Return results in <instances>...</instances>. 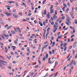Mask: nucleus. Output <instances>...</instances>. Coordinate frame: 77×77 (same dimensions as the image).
<instances>
[{"label": "nucleus", "mask_w": 77, "mask_h": 77, "mask_svg": "<svg viewBox=\"0 0 77 77\" xmlns=\"http://www.w3.org/2000/svg\"><path fill=\"white\" fill-rule=\"evenodd\" d=\"M0 63L2 64V63H8V62L6 61H5L3 60H0Z\"/></svg>", "instance_id": "obj_2"}, {"label": "nucleus", "mask_w": 77, "mask_h": 77, "mask_svg": "<svg viewBox=\"0 0 77 77\" xmlns=\"http://www.w3.org/2000/svg\"><path fill=\"white\" fill-rule=\"evenodd\" d=\"M77 53L76 54V55H75V59H77Z\"/></svg>", "instance_id": "obj_34"}, {"label": "nucleus", "mask_w": 77, "mask_h": 77, "mask_svg": "<svg viewBox=\"0 0 77 77\" xmlns=\"http://www.w3.org/2000/svg\"><path fill=\"white\" fill-rule=\"evenodd\" d=\"M55 5H56V6H57V5H59V3H57V2H56Z\"/></svg>", "instance_id": "obj_46"}, {"label": "nucleus", "mask_w": 77, "mask_h": 77, "mask_svg": "<svg viewBox=\"0 0 77 77\" xmlns=\"http://www.w3.org/2000/svg\"><path fill=\"white\" fill-rule=\"evenodd\" d=\"M65 7H64L63 8V11L64 12L65 11Z\"/></svg>", "instance_id": "obj_44"}, {"label": "nucleus", "mask_w": 77, "mask_h": 77, "mask_svg": "<svg viewBox=\"0 0 77 77\" xmlns=\"http://www.w3.org/2000/svg\"><path fill=\"white\" fill-rule=\"evenodd\" d=\"M2 33H6V31L5 30L3 31L2 32Z\"/></svg>", "instance_id": "obj_38"}, {"label": "nucleus", "mask_w": 77, "mask_h": 77, "mask_svg": "<svg viewBox=\"0 0 77 77\" xmlns=\"http://www.w3.org/2000/svg\"><path fill=\"white\" fill-rule=\"evenodd\" d=\"M60 32H58V36H59V35H60Z\"/></svg>", "instance_id": "obj_58"}, {"label": "nucleus", "mask_w": 77, "mask_h": 77, "mask_svg": "<svg viewBox=\"0 0 77 77\" xmlns=\"http://www.w3.org/2000/svg\"><path fill=\"white\" fill-rule=\"evenodd\" d=\"M57 29V28H56L54 29V33H55L56 32V30Z\"/></svg>", "instance_id": "obj_14"}, {"label": "nucleus", "mask_w": 77, "mask_h": 77, "mask_svg": "<svg viewBox=\"0 0 77 77\" xmlns=\"http://www.w3.org/2000/svg\"><path fill=\"white\" fill-rule=\"evenodd\" d=\"M4 13H5V14H6L7 15L8 14V13L6 11H5V12H4Z\"/></svg>", "instance_id": "obj_50"}, {"label": "nucleus", "mask_w": 77, "mask_h": 77, "mask_svg": "<svg viewBox=\"0 0 77 77\" xmlns=\"http://www.w3.org/2000/svg\"><path fill=\"white\" fill-rule=\"evenodd\" d=\"M26 59H27V60H30V57H28Z\"/></svg>", "instance_id": "obj_62"}, {"label": "nucleus", "mask_w": 77, "mask_h": 77, "mask_svg": "<svg viewBox=\"0 0 77 77\" xmlns=\"http://www.w3.org/2000/svg\"><path fill=\"white\" fill-rule=\"evenodd\" d=\"M48 32H47L46 34V39H47V36H48Z\"/></svg>", "instance_id": "obj_18"}, {"label": "nucleus", "mask_w": 77, "mask_h": 77, "mask_svg": "<svg viewBox=\"0 0 77 77\" xmlns=\"http://www.w3.org/2000/svg\"><path fill=\"white\" fill-rule=\"evenodd\" d=\"M51 6L50 8V9L51 10L53 8V5H51Z\"/></svg>", "instance_id": "obj_26"}, {"label": "nucleus", "mask_w": 77, "mask_h": 77, "mask_svg": "<svg viewBox=\"0 0 77 77\" xmlns=\"http://www.w3.org/2000/svg\"><path fill=\"white\" fill-rule=\"evenodd\" d=\"M48 54H46V59H47V58H48Z\"/></svg>", "instance_id": "obj_17"}, {"label": "nucleus", "mask_w": 77, "mask_h": 77, "mask_svg": "<svg viewBox=\"0 0 77 77\" xmlns=\"http://www.w3.org/2000/svg\"><path fill=\"white\" fill-rule=\"evenodd\" d=\"M12 13H8L7 15V17H10V16H11V15H12Z\"/></svg>", "instance_id": "obj_3"}, {"label": "nucleus", "mask_w": 77, "mask_h": 77, "mask_svg": "<svg viewBox=\"0 0 77 77\" xmlns=\"http://www.w3.org/2000/svg\"><path fill=\"white\" fill-rule=\"evenodd\" d=\"M38 65H37V66H35V68H38Z\"/></svg>", "instance_id": "obj_48"}, {"label": "nucleus", "mask_w": 77, "mask_h": 77, "mask_svg": "<svg viewBox=\"0 0 77 77\" xmlns=\"http://www.w3.org/2000/svg\"><path fill=\"white\" fill-rule=\"evenodd\" d=\"M74 38H72V39H71V41L72 42L74 41Z\"/></svg>", "instance_id": "obj_61"}, {"label": "nucleus", "mask_w": 77, "mask_h": 77, "mask_svg": "<svg viewBox=\"0 0 77 77\" xmlns=\"http://www.w3.org/2000/svg\"><path fill=\"white\" fill-rule=\"evenodd\" d=\"M75 24H77V20H75Z\"/></svg>", "instance_id": "obj_36"}, {"label": "nucleus", "mask_w": 77, "mask_h": 77, "mask_svg": "<svg viewBox=\"0 0 77 77\" xmlns=\"http://www.w3.org/2000/svg\"><path fill=\"white\" fill-rule=\"evenodd\" d=\"M70 55H71V54H69L68 56L67 57V59H68V58H69V56H70Z\"/></svg>", "instance_id": "obj_37"}, {"label": "nucleus", "mask_w": 77, "mask_h": 77, "mask_svg": "<svg viewBox=\"0 0 77 77\" xmlns=\"http://www.w3.org/2000/svg\"><path fill=\"white\" fill-rule=\"evenodd\" d=\"M52 53L53 54H54V50H52Z\"/></svg>", "instance_id": "obj_40"}, {"label": "nucleus", "mask_w": 77, "mask_h": 77, "mask_svg": "<svg viewBox=\"0 0 77 77\" xmlns=\"http://www.w3.org/2000/svg\"><path fill=\"white\" fill-rule=\"evenodd\" d=\"M9 25H6L5 26V27H8Z\"/></svg>", "instance_id": "obj_53"}, {"label": "nucleus", "mask_w": 77, "mask_h": 77, "mask_svg": "<svg viewBox=\"0 0 77 77\" xmlns=\"http://www.w3.org/2000/svg\"><path fill=\"white\" fill-rule=\"evenodd\" d=\"M46 2V0H45L44 1H43L42 2V4L43 5H44V3H45V2Z\"/></svg>", "instance_id": "obj_32"}, {"label": "nucleus", "mask_w": 77, "mask_h": 77, "mask_svg": "<svg viewBox=\"0 0 77 77\" xmlns=\"http://www.w3.org/2000/svg\"><path fill=\"white\" fill-rule=\"evenodd\" d=\"M63 17H61V18H62V20H65V16H63Z\"/></svg>", "instance_id": "obj_20"}, {"label": "nucleus", "mask_w": 77, "mask_h": 77, "mask_svg": "<svg viewBox=\"0 0 77 77\" xmlns=\"http://www.w3.org/2000/svg\"><path fill=\"white\" fill-rule=\"evenodd\" d=\"M54 13V9H52L50 10V14H53Z\"/></svg>", "instance_id": "obj_4"}, {"label": "nucleus", "mask_w": 77, "mask_h": 77, "mask_svg": "<svg viewBox=\"0 0 77 77\" xmlns=\"http://www.w3.org/2000/svg\"><path fill=\"white\" fill-rule=\"evenodd\" d=\"M51 16V15H49V14H48L47 15V17H48V18H50V17Z\"/></svg>", "instance_id": "obj_13"}, {"label": "nucleus", "mask_w": 77, "mask_h": 77, "mask_svg": "<svg viewBox=\"0 0 77 77\" xmlns=\"http://www.w3.org/2000/svg\"><path fill=\"white\" fill-rule=\"evenodd\" d=\"M72 72V70H71V69H70V71H69V74H71V73Z\"/></svg>", "instance_id": "obj_43"}, {"label": "nucleus", "mask_w": 77, "mask_h": 77, "mask_svg": "<svg viewBox=\"0 0 77 77\" xmlns=\"http://www.w3.org/2000/svg\"><path fill=\"white\" fill-rule=\"evenodd\" d=\"M51 25H53L54 24V22H52L51 23Z\"/></svg>", "instance_id": "obj_60"}, {"label": "nucleus", "mask_w": 77, "mask_h": 77, "mask_svg": "<svg viewBox=\"0 0 77 77\" xmlns=\"http://www.w3.org/2000/svg\"><path fill=\"white\" fill-rule=\"evenodd\" d=\"M22 21H24V22H26V21H27V20L26 19H23Z\"/></svg>", "instance_id": "obj_35"}, {"label": "nucleus", "mask_w": 77, "mask_h": 77, "mask_svg": "<svg viewBox=\"0 0 77 77\" xmlns=\"http://www.w3.org/2000/svg\"><path fill=\"white\" fill-rule=\"evenodd\" d=\"M18 17V15H16V16L14 17L15 18H17Z\"/></svg>", "instance_id": "obj_27"}, {"label": "nucleus", "mask_w": 77, "mask_h": 77, "mask_svg": "<svg viewBox=\"0 0 77 77\" xmlns=\"http://www.w3.org/2000/svg\"><path fill=\"white\" fill-rule=\"evenodd\" d=\"M42 60H43V61H45V60H46V57H44L43 58H42Z\"/></svg>", "instance_id": "obj_8"}, {"label": "nucleus", "mask_w": 77, "mask_h": 77, "mask_svg": "<svg viewBox=\"0 0 77 77\" xmlns=\"http://www.w3.org/2000/svg\"><path fill=\"white\" fill-rule=\"evenodd\" d=\"M12 63H14V64H15V63H16V61H14Z\"/></svg>", "instance_id": "obj_55"}, {"label": "nucleus", "mask_w": 77, "mask_h": 77, "mask_svg": "<svg viewBox=\"0 0 77 77\" xmlns=\"http://www.w3.org/2000/svg\"><path fill=\"white\" fill-rule=\"evenodd\" d=\"M57 63H57V61H56L55 62V66H56V65H57Z\"/></svg>", "instance_id": "obj_28"}, {"label": "nucleus", "mask_w": 77, "mask_h": 77, "mask_svg": "<svg viewBox=\"0 0 77 77\" xmlns=\"http://www.w3.org/2000/svg\"><path fill=\"white\" fill-rule=\"evenodd\" d=\"M5 53H8V48H7V47H6L5 48Z\"/></svg>", "instance_id": "obj_6"}, {"label": "nucleus", "mask_w": 77, "mask_h": 77, "mask_svg": "<svg viewBox=\"0 0 77 77\" xmlns=\"http://www.w3.org/2000/svg\"><path fill=\"white\" fill-rule=\"evenodd\" d=\"M55 15H57V10H55Z\"/></svg>", "instance_id": "obj_31"}, {"label": "nucleus", "mask_w": 77, "mask_h": 77, "mask_svg": "<svg viewBox=\"0 0 77 77\" xmlns=\"http://www.w3.org/2000/svg\"><path fill=\"white\" fill-rule=\"evenodd\" d=\"M7 58H8V60H11V58H10L9 57V56H7Z\"/></svg>", "instance_id": "obj_29"}, {"label": "nucleus", "mask_w": 77, "mask_h": 77, "mask_svg": "<svg viewBox=\"0 0 77 77\" xmlns=\"http://www.w3.org/2000/svg\"><path fill=\"white\" fill-rule=\"evenodd\" d=\"M31 5L32 6H34V5L32 3H31Z\"/></svg>", "instance_id": "obj_57"}, {"label": "nucleus", "mask_w": 77, "mask_h": 77, "mask_svg": "<svg viewBox=\"0 0 77 77\" xmlns=\"http://www.w3.org/2000/svg\"><path fill=\"white\" fill-rule=\"evenodd\" d=\"M47 43H48V42H45L44 43V45H45V44H47Z\"/></svg>", "instance_id": "obj_52"}, {"label": "nucleus", "mask_w": 77, "mask_h": 77, "mask_svg": "<svg viewBox=\"0 0 77 77\" xmlns=\"http://www.w3.org/2000/svg\"><path fill=\"white\" fill-rule=\"evenodd\" d=\"M9 75H11V74H12V75H13V74H14L12 72L9 73Z\"/></svg>", "instance_id": "obj_42"}, {"label": "nucleus", "mask_w": 77, "mask_h": 77, "mask_svg": "<svg viewBox=\"0 0 77 77\" xmlns=\"http://www.w3.org/2000/svg\"><path fill=\"white\" fill-rule=\"evenodd\" d=\"M56 14H54L53 16V19L54 20L55 19V18H56Z\"/></svg>", "instance_id": "obj_15"}, {"label": "nucleus", "mask_w": 77, "mask_h": 77, "mask_svg": "<svg viewBox=\"0 0 77 77\" xmlns=\"http://www.w3.org/2000/svg\"><path fill=\"white\" fill-rule=\"evenodd\" d=\"M57 27V26H56V25L54 24V29H55V28H56V27Z\"/></svg>", "instance_id": "obj_25"}, {"label": "nucleus", "mask_w": 77, "mask_h": 77, "mask_svg": "<svg viewBox=\"0 0 77 77\" xmlns=\"http://www.w3.org/2000/svg\"><path fill=\"white\" fill-rule=\"evenodd\" d=\"M74 36H75V35L73 34L70 37L71 38H73V37H74Z\"/></svg>", "instance_id": "obj_22"}, {"label": "nucleus", "mask_w": 77, "mask_h": 77, "mask_svg": "<svg viewBox=\"0 0 77 77\" xmlns=\"http://www.w3.org/2000/svg\"><path fill=\"white\" fill-rule=\"evenodd\" d=\"M66 21H67V22H68V23H69V24H71V22L69 21L68 19H67V20H66Z\"/></svg>", "instance_id": "obj_10"}, {"label": "nucleus", "mask_w": 77, "mask_h": 77, "mask_svg": "<svg viewBox=\"0 0 77 77\" xmlns=\"http://www.w3.org/2000/svg\"><path fill=\"white\" fill-rule=\"evenodd\" d=\"M20 39H24V38L23 37H20Z\"/></svg>", "instance_id": "obj_54"}, {"label": "nucleus", "mask_w": 77, "mask_h": 77, "mask_svg": "<svg viewBox=\"0 0 77 77\" xmlns=\"http://www.w3.org/2000/svg\"><path fill=\"white\" fill-rule=\"evenodd\" d=\"M5 36L7 38V39H8V37H9V35H5Z\"/></svg>", "instance_id": "obj_11"}, {"label": "nucleus", "mask_w": 77, "mask_h": 77, "mask_svg": "<svg viewBox=\"0 0 77 77\" xmlns=\"http://www.w3.org/2000/svg\"><path fill=\"white\" fill-rule=\"evenodd\" d=\"M70 15H71V17H72V19H74V16H73V15H72L70 14Z\"/></svg>", "instance_id": "obj_24"}, {"label": "nucleus", "mask_w": 77, "mask_h": 77, "mask_svg": "<svg viewBox=\"0 0 77 77\" xmlns=\"http://www.w3.org/2000/svg\"><path fill=\"white\" fill-rule=\"evenodd\" d=\"M31 74L30 75H31V76H32L33 75V73H31Z\"/></svg>", "instance_id": "obj_56"}, {"label": "nucleus", "mask_w": 77, "mask_h": 77, "mask_svg": "<svg viewBox=\"0 0 77 77\" xmlns=\"http://www.w3.org/2000/svg\"><path fill=\"white\" fill-rule=\"evenodd\" d=\"M68 11H69V8H68L66 11V12H67V13L68 12Z\"/></svg>", "instance_id": "obj_30"}, {"label": "nucleus", "mask_w": 77, "mask_h": 77, "mask_svg": "<svg viewBox=\"0 0 77 77\" xmlns=\"http://www.w3.org/2000/svg\"><path fill=\"white\" fill-rule=\"evenodd\" d=\"M11 32L13 34H15V31L14 30H12L11 31Z\"/></svg>", "instance_id": "obj_19"}, {"label": "nucleus", "mask_w": 77, "mask_h": 77, "mask_svg": "<svg viewBox=\"0 0 77 77\" xmlns=\"http://www.w3.org/2000/svg\"><path fill=\"white\" fill-rule=\"evenodd\" d=\"M16 7H18V5L17 3H16Z\"/></svg>", "instance_id": "obj_45"}, {"label": "nucleus", "mask_w": 77, "mask_h": 77, "mask_svg": "<svg viewBox=\"0 0 77 77\" xmlns=\"http://www.w3.org/2000/svg\"><path fill=\"white\" fill-rule=\"evenodd\" d=\"M34 19H35V18L33 17H32L31 18V20L32 21H33V20H34Z\"/></svg>", "instance_id": "obj_41"}, {"label": "nucleus", "mask_w": 77, "mask_h": 77, "mask_svg": "<svg viewBox=\"0 0 77 77\" xmlns=\"http://www.w3.org/2000/svg\"><path fill=\"white\" fill-rule=\"evenodd\" d=\"M66 47V43H65L63 45V47Z\"/></svg>", "instance_id": "obj_23"}, {"label": "nucleus", "mask_w": 77, "mask_h": 77, "mask_svg": "<svg viewBox=\"0 0 77 77\" xmlns=\"http://www.w3.org/2000/svg\"><path fill=\"white\" fill-rule=\"evenodd\" d=\"M0 65H0V67L1 68H2V69H5V67L2 66V65H1V64H0Z\"/></svg>", "instance_id": "obj_9"}, {"label": "nucleus", "mask_w": 77, "mask_h": 77, "mask_svg": "<svg viewBox=\"0 0 77 77\" xmlns=\"http://www.w3.org/2000/svg\"><path fill=\"white\" fill-rule=\"evenodd\" d=\"M72 46H70V47H69V49H71V48H72Z\"/></svg>", "instance_id": "obj_39"}, {"label": "nucleus", "mask_w": 77, "mask_h": 77, "mask_svg": "<svg viewBox=\"0 0 77 77\" xmlns=\"http://www.w3.org/2000/svg\"><path fill=\"white\" fill-rule=\"evenodd\" d=\"M73 64H74V65H75V61H74Z\"/></svg>", "instance_id": "obj_49"}, {"label": "nucleus", "mask_w": 77, "mask_h": 77, "mask_svg": "<svg viewBox=\"0 0 77 77\" xmlns=\"http://www.w3.org/2000/svg\"><path fill=\"white\" fill-rule=\"evenodd\" d=\"M14 42L15 44H17V42H16V41L15 40Z\"/></svg>", "instance_id": "obj_59"}, {"label": "nucleus", "mask_w": 77, "mask_h": 77, "mask_svg": "<svg viewBox=\"0 0 77 77\" xmlns=\"http://www.w3.org/2000/svg\"><path fill=\"white\" fill-rule=\"evenodd\" d=\"M44 47L42 48V51L43 52V51H44Z\"/></svg>", "instance_id": "obj_51"}, {"label": "nucleus", "mask_w": 77, "mask_h": 77, "mask_svg": "<svg viewBox=\"0 0 77 77\" xmlns=\"http://www.w3.org/2000/svg\"><path fill=\"white\" fill-rule=\"evenodd\" d=\"M67 48V47H66L65 48H64V51H65L66 50V48Z\"/></svg>", "instance_id": "obj_33"}, {"label": "nucleus", "mask_w": 77, "mask_h": 77, "mask_svg": "<svg viewBox=\"0 0 77 77\" xmlns=\"http://www.w3.org/2000/svg\"><path fill=\"white\" fill-rule=\"evenodd\" d=\"M8 21H11V19H10V18H8Z\"/></svg>", "instance_id": "obj_64"}, {"label": "nucleus", "mask_w": 77, "mask_h": 77, "mask_svg": "<svg viewBox=\"0 0 77 77\" xmlns=\"http://www.w3.org/2000/svg\"><path fill=\"white\" fill-rule=\"evenodd\" d=\"M62 20H60L59 22V23H61V22H62Z\"/></svg>", "instance_id": "obj_63"}, {"label": "nucleus", "mask_w": 77, "mask_h": 77, "mask_svg": "<svg viewBox=\"0 0 77 77\" xmlns=\"http://www.w3.org/2000/svg\"><path fill=\"white\" fill-rule=\"evenodd\" d=\"M74 61L73 60H72L71 62L69 64L70 66H71L72 65V64H73V62Z\"/></svg>", "instance_id": "obj_5"}, {"label": "nucleus", "mask_w": 77, "mask_h": 77, "mask_svg": "<svg viewBox=\"0 0 77 77\" xmlns=\"http://www.w3.org/2000/svg\"><path fill=\"white\" fill-rule=\"evenodd\" d=\"M76 46V42H75L73 43V47H75Z\"/></svg>", "instance_id": "obj_7"}, {"label": "nucleus", "mask_w": 77, "mask_h": 77, "mask_svg": "<svg viewBox=\"0 0 77 77\" xmlns=\"http://www.w3.org/2000/svg\"><path fill=\"white\" fill-rule=\"evenodd\" d=\"M1 37H2V38L4 39H5V37H4V36L2 35H0Z\"/></svg>", "instance_id": "obj_12"}, {"label": "nucleus", "mask_w": 77, "mask_h": 77, "mask_svg": "<svg viewBox=\"0 0 77 77\" xmlns=\"http://www.w3.org/2000/svg\"><path fill=\"white\" fill-rule=\"evenodd\" d=\"M73 54H74H74H75V50L73 51Z\"/></svg>", "instance_id": "obj_47"}, {"label": "nucleus", "mask_w": 77, "mask_h": 77, "mask_svg": "<svg viewBox=\"0 0 77 77\" xmlns=\"http://www.w3.org/2000/svg\"><path fill=\"white\" fill-rule=\"evenodd\" d=\"M11 28V26H9L7 28V30H9V29H10Z\"/></svg>", "instance_id": "obj_21"}, {"label": "nucleus", "mask_w": 77, "mask_h": 77, "mask_svg": "<svg viewBox=\"0 0 77 77\" xmlns=\"http://www.w3.org/2000/svg\"><path fill=\"white\" fill-rule=\"evenodd\" d=\"M44 15H46V12H47V11L45 10H44Z\"/></svg>", "instance_id": "obj_16"}, {"label": "nucleus", "mask_w": 77, "mask_h": 77, "mask_svg": "<svg viewBox=\"0 0 77 77\" xmlns=\"http://www.w3.org/2000/svg\"><path fill=\"white\" fill-rule=\"evenodd\" d=\"M69 27L70 29H72L73 30V33H75V28L74 27H73L72 26H69Z\"/></svg>", "instance_id": "obj_1"}]
</instances>
